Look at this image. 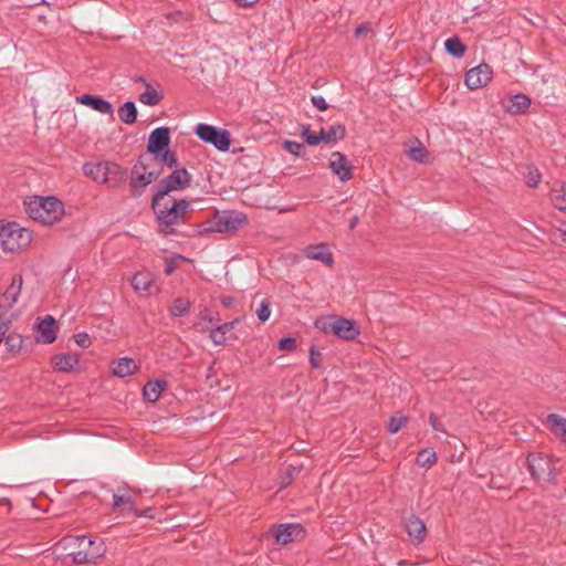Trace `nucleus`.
I'll list each match as a JSON object with an SVG mask.
<instances>
[{"label":"nucleus","instance_id":"39448f33","mask_svg":"<svg viewBox=\"0 0 566 566\" xmlns=\"http://www.w3.org/2000/svg\"><path fill=\"white\" fill-rule=\"evenodd\" d=\"M145 155H140L132 169L129 187L133 197H140L145 188L163 174L161 168L149 169L150 165Z\"/></svg>","mask_w":566,"mask_h":566},{"label":"nucleus","instance_id":"de8ad7c7","mask_svg":"<svg viewBox=\"0 0 566 566\" xmlns=\"http://www.w3.org/2000/svg\"><path fill=\"white\" fill-rule=\"evenodd\" d=\"M409 155L413 160L421 163L427 157L428 151L422 145H419L418 147L411 148Z\"/></svg>","mask_w":566,"mask_h":566},{"label":"nucleus","instance_id":"e433bc0d","mask_svg":"<svg viewBox=\"0 0 566 566\" xmlns=\"http://www.w3.org/2000/svg\"><path fill=\"white\" fill-rule=\"evenodd\" d=\"M302 137L310 146H317L321 142H324L322 130L316 135L311 130L310 125L302 126Z\"/></svg>","mask_w":566,"mask_h":566},{"label":"nucleus","instance_id":"e2e57ef3","mask_svg":"<svg viewBox=\"0 0 566 566\" xmlns=\"http://www.w3.org/2000/svg\"><path fill=\"white\" fill-rule=\"evenodd\" d=\"M231 303H232V300H231V298H223V300H222V304H223L226 307L230 306V305H231Z\"/></svg>","mask_w":566,"mask_h":566},{"label":"nucleus","instance_id":"7c9ffc66","mask_svg":"<svg viewBox=\"0 0 566 566\" xmlns=\"http://www.w3.org/2000/svg\"><path fill=\"white\" fill-rule=\"evenodd\" d=\"M547 423L549 424L552 431L562 436L563 440L566 438V418H563L557 413H549L547 416Z\"/></svg>","mask_w":566,"mask_h":566},{"label":"nucleus","instance_id":"4d7b16f0","mask_svg":"<svg viewBox=\"0 0 566 566\" xmlns=\"http://www.w3.org/2000/svg\"><path fill=\"white\" fill-rule=\"evenodd\" d=\"M240 321H241V318L237 317V318H234V319H233V321H231V322H227V323L220 324V325H219V327H220L222 331H224V333L227 334V333L231 332V331L234 328V326H235L238 323H240Z\"/></svg>","mask_w":566,"mask_h":566},{"label":"nucleus","instance_id":"a19ab883","mask_svg":"<svg viewBox=\"0 0 566 566\" xmlns=\"http://www.w3.org/2000/svg\"><path fill=\"white\" fill-rule=\"evenodd\" d=\"M156 160L161 161L164 165H166L169 168L177 167V165H178V159H177L176 154L169 148H166L159 155V158H157Z\"/></svg>","mask_w":566,"mask_h":566},{"label":"nucleus","instance_id":"aec40b11","mask_svg":"<svg viewBox=\"0 0 566 566\" xmlns=\"http://www.w3.org/2000/svg\"><path fill=\"white\" fill-rule=\"evenodd\" d=\"M406 531L408 535L417 543L423 542L427 535V528L423 521L416 515H411L407 520Z\"/></svg>","mask_w":566,"mask_h":566},{"label":"nucleus","instance_id":"a878e982","mask_svg":"<svg viewBox=\"0 0 566 566\" xmlns=\"http://www.w3.org/2000/svg\"><path fill=\"white\" fill-rule=\"evenodd\" d=\"M119 119L125 124H134L137 120V107L133 101L125 102L117 111Z\"/></svg>","mask_w":566,"mask_h":566},{"label":"nucleus","instance_id":"7ed1b4c3","mask_svg":"<svg viewBox=\"0 0 566 566\" xmlns=\"http://www.w3.org/2000/svg\"><path fill=\"white\" fill-rule=\"evenodd\" d=\"M24 205L28 216L42 224L52 226L64 216V205L54 196H35L30 201H25Z\"/></svg>","mask_w":566,"mask_h":566},{"label":"nucleus","instance_id":"c9c22d12","mask_svg":"<svg viewBox=\"0 0 566 566\" xmlns=\"http://www.w3.org/2000/svg\"><path fill=\"white\" fill-rule=\"evenodd\" d=\"M201 332H209V337L213 344H216V345L226 344V340H227L226 335L227 334L224 333V331H222L219 327V325H217L216 327L205 325L201 327Z\"/></svg>","mask_w":566,"mask_h":566},{"label":"nucleus","instance_id":"f3484780","mask_svg":"<svg viewBox=\"0 0 566 566\" xmlns=\"http://www.w3.org/2000/svg\"><path fill=\"white\" fill-rule=\"evenodd\" d=\"M76 102L78 104L91 107L92 109L106 115H113L114 107L113 105L98 95L92 94H83L76 97Z\"/></svg>","mask_w":566,"mask_h":566},{"label":"nucleus","instance_id":"09e8293b","mask_svg":"<svg viewBox=\"0 0 566 566\" xmlns=\"http://www.w3.org/2000/svg\"><path fill=\"white\" fill-rule=\"evenodd\" d=\"M296 348V340L294 337L287 336L283 337L279 342V349L280 350H287L292 352Z\"/></svg>","mask_w":566,"mask_h":566},{"label":"nucleus","instance_id":"dca6fc26","mask_svg":"<svg viewBox=\"0 0 566 566\" xmlns=\"http://www.w3.org/2000/svg\"><path fill=\"white\" fill-rule=\"evenodd\" d=\"M334 335L344 340H353L359 335V327L353 319L342 316L335 317Z\"/></svg>","mask_w":566,"mask_h":566},{"label":"nucleus","instance_id":"393cba45","mask_svg":"<svg viewBox=\"0 0 566 566\" xmlns=\"http://www.w3.org/2000/svg\"><path fill=\"white\" fill-rule=\"evenodd\" d=\"M22 276L14 275L11 284L7 287L3 293L4 300L8 302V306L11 307L17 301L22 289Z\"/></svg>","mask_w":566,"mask_h":566},{"label":"nucleus","instance_id":"8fccbe9b","mask_svg":"<svg viewBox=\"0 0 566 566\" xmlns=\"http://www.w3.org/2000/svg\"><path fill=\"white\" fill-rule=\"evenodd\" d=\"M74 340L82 348H87L92 344L90 335L85 332L75 334Z\"/></svg>","mask_w":566,"mask_h":566},{"label":"nucleus","instance_id":"6ab92c4d","mask_svg":"<svg viewBox=\"0 0 566 566\" xmlns=\"http://www.w3.org/2000/svg\"><path fill=\"white\" fill-rule=\"evenodd\" d=\"M132 286L137 293L145 292L150 295L157 287L154 284V275L150 272H137L132 277Z\"/></svg>","mask_w":566,"mask_h":566},{"label":"nucleus","instance_id":"c85d7f7f","mask_svg":"<svg viewBox=\"0 0 566 566\" xmlns=\"http://www.w3.org/2000/svg\"><path fill=\"white\" fill-rule=\"evenodd\" d=\"M325 143H336L346 136V128L342 124L331 126L328 129L322 128Z\"/></svg>","mask_w":566,"mask_h":566},{"label":"nucleus","instance_id":"37998d69","mask_svg":"<svg viewBox=\"0 0 566 566\" xmlns=\"http://www.w3.org/2000/svg\"><path fill=\"white\" fill-rule=\"evenodd\" d=\"M199 319H200L199 325H201V323L213 324V323H218L220 321L219 314L217 312L210 311L207 307L202 308L199 312Z\"/></svg>","mask_w":566,"mask_h":566},{"label":"nucleus","instance_id":"cd10ccee","mask_svg":"<svg viewBox=\"0 0 566 566\" xmlns=\"http://www.w3.org/2000/svg\"><path fill=\"white\" fill-rule=\"evenodd\" d=\"M83 172L86 177L96 182L103 184L104 160L98 163H86L83 166Z\"/></svg>","mask_w":566,"mask_h":566},{"label":"nucleus","instance_id":"9d476101","mask_svg":"<svg viewBox=\"0 0 566 566\" xmlns=\"http://www.w3.org/2000/svg\"><path fill=\"white\" fill-rule=\"evenodd\" d=\"M269 532L277 544L286 545L303 536L305 531L301 524L290 523L274 525Z\"/></svg>","mask_w":566,"mask_h":566},{"label":"nucleus","instance_id":"6e6d98bb","mask_svg":"<svg viewBox=\"0 0 566 566\" xmlns=\"http://www.w3.org/2000/svg\"><path fill=\"white\" fill-rule=\"evenodd\" d=\"M165 263L167 264V266H166V269L164 271L166 275L172 274L176 271L177 266H178L177 262H175L174 260L168 259V258H165Z\"/></svg>","mask_w":566,"mask_h":566},{"label":"nucleus","instance_id":"ea45409f","mask_svg":"<svg viewBox=\"0 0 566 566\" xmlns=\"http://www.w3.org/2000/svg\"><path fill=\"white\" fill-rule=\"evenodd\" d=\"M552 200L555 208L566 212V185L562 186L559 190L554 191Z\"/></svg>","mask_w":566,"mask_h":566},{"label":"nucleus","instance_id":"b1692460","mask_svg":"<svg viewBox=\"0 0 566 566\" xmlns=\"http://www.w3.org/2000/svg\"><path fill=\"white\" fill-rule=\"evenodd\" d=\"M52 363L57 371L69 373L78 364V357L75 354H59L52 358Z\"/></svg>","mask_w":566,"mask_h":566},{"label":"nucleus","instance_id":"13d9d810","mask_svg":"<svg viewBox=\"0 0 566 566\" xmlns=\"http://www.w3.org/2000/svg\"><path fill=\"white\" fill-rule=\"evenodd\" d=\"M539 181V174L537 170L535 171V175H533L532 171H530V178L527 180V185L531 187H536Z\"/></svg>","mask_w":566,"mask_h":566},{"label":"nucleus","instance_id":"052dcab7","mask_svg":"<svg viewBox=\"0 0 566 566\" xmlns=\"http://www.w3.org/2000/svg\"><path fill=\"white\" fill-rule=\"evenodd\" d=\"M359 222V218L358 216H354L350 220H349V229L353 230L356 228V226L358 224Z\"/></svg>","mask_w":566,"mask_h":566},{"label":"nucleus","instance_id":"2eb2a0df","mask_svg":"<svg viewBox=\"0 0 566 566\" xmlns=\"http://www.w3.org/2000/svg\"><path fill=\"white\" fill-rule=\"evenodd\" d=\"M38 336L36 342L42 344H52L56 339V321L53 316L46 315L43 318H38Z\"/></svg>","mask_w":566,"mask_h":566},{"label":"nucleus","instance_id":"ddd939ff","mask_svg":"<svg viewBox=\"0 0 566 566\" xmlns=\"http://www.w3.org/2000/svg\"><path fill=\"white\" fill-rule=\"evenodd\" d=\"M127 179V171L120 165L114 161L104 160L103 185L116 189Z\"/></svg>","mask_w":566,"mask_h":566},{"label":"nucleus","instance_id":"1a4fd4ad","mask_svg":"<svg viewBox=\"0 0 566 566\" xmlns=\"http://www.w3.org/2000/svg\"><path fill=\"white\" fill-rule=\"evenodd\" d=\"M218 233H235L242 226L248 223L245 213L238 210H217Z\"/></svg>","mask_w":566,"mask_h":566},{"label":"nucleus","instance_id":"2f4dec72","mask_svg":"<svg viewBox=\"0 0 566 566\" xmlns=\"http://www.w3.org/2000/svg\"><path fill=\"white\" fill-rule=\"evenodd\" d=\"M4 345L8 353L17 355L20 353L23 344V338L20 334L10 333L4 336Z\"/></svg>","mask_w":566,"mask_h":566},{"label":"nucleus","instance_id":"bf43d9fd","mask_svg":"<svg viewBox=\"0 0 566 566\" xmlns=\"http://www.w3.org/2000/svg\"><path fill=\"white\" fill-rule=\"evenodd\" d=\"M238 6L247 8L258 2V0H233Z\"/></svg>","mask_w":566,"mask_h":566},{"label":"nucleus","instance_id":"680f3d73","mask_svg":"<svg viewBox=\"0 0 566 566\" xmlns=\"http://www.w3.org/2000/svg\"><path fill=\"white\" fill-rule=\"evenodd\" d=\"M134 82L135 83H142L144 86H146V84H149L146 78L144 76H137L134 78Z\"/></svg>","mask_w":566,"mask_h":566},{"label":"nucleus","instance_id":"412c9836","mask_svg":"<svg viewBox=\"0 0 566 566\" xmlns=\"http://www.w3.org/2000/svg\"><path fill=\"white\" fill-rule=\"evenodd\" d=\"M167 381L164 379L149 380L143 388V396L146 401L156 402L161 392L166 389Z\"/></svg>","mask_w":566,"mask_h":566},{"label":"nucleus","instance_id":"473e14b6","mask_svg":"<svg viewBox=\"0 0 566 566\" xmlns=\"http://www.w3.org/2000/svg\"><path fill=\"white\" fill-rule=\"evenodd\" d=\"M190 311V302L182 297L174 300L172 305L169 308V313L172 317H182Z\"/></svg>","mask_w":566,"mask_h":566},{"label":"nucleus","instance_id":"c03bdc74","mask_svg":"<svg viewBox=\"0 0 566 566\" xmlns=\"http://www.w3.org/2000/svg\"><path fill=\"white\" fill-rule=\"evenodd\" d=\"M283 147L294 156L300 157L305 153V146L302 143L285 140Z\"/></svg>","mask_w":566,"mask_h":566},{"label":"nucleus","instance_id":"423d86ee","mask_svg":"<svg viewBox=\"0 0 566 566\" xmlns=\"http://www.w3.org/2000/svg\"><path fill=\"white\" fill-rule=\"evenodd\" d=\"M191 175L186 168H177L170 175L159 181L155 190V202L158 199H166L171 191L184 190L190 186Z\"/></svg>","mask_w":566,"mask_h":566},{"label":"nucleus","instance_id":"6e6552de","mask_svg":"<svg viewBox=\"0 0 566 566\" xmlns=\"http://www.w3.org/2000/svg\"><path fill=\"white\" fill-rule=\"evenodd\" d=\"M527 468L534 480L552 484L556 483L552 461L543 453H530L527 457Z\"/></svg>","mask_w":566,"mask_h":566},{"label":"nucleus","instance_id":"9b49d317","mask_svg":"<svg viewBox=\"0 0 566 566\" xmlns=\"http://www.w3.org/2000/svg\"><path fill=\"white\" fill-rule=\"evenodd\" d=\"M492 78V70L485 64L481 63L480 65L469 70L464 77V84L471 91L484 87Z\"/></svg>","mask_w":566,"mask_h":566},{"label":"nucleus","instance_id":"49530a36","mask_svg":"<svg viewBox=\"0 0 566 566\" xmlns=\"http://www.w3.org/2000/svg\"><path fill=\"white\" fill-rule=\"evenodd\" d=\"M270 305H271V302L268 298H264L261 302L259 308L256 310V315H258V318L260 319V322L264 323L269 319V317L271 315Z\"/></svg>","mask_w":566,"mask_h":566},{"label":"nucleus","instance_id":"a211bd4d","mask_svg":"<svg viewBox=\"0 0 566 566\" xmlns=\"http://www.w3.org/2000/svg\"><path fill=\"white\" fill-rule=\"evenodd\" d=\"M304 254L307 259L321 261L327 266L334 264V258L326 243L311 244L305 248Z\"/></svg>","mask_w":566,"mask_h":566},{"label":"nucleus","instance_id":"a18cd8bd","mask_svg":"<svg viewBox=\"0 0 566 566\" xmlns=\"http://www.w3.org/2000/svg\"><path fill=\"white\" fill-rule=\"evenodd\" d=\"M323 356L315 345L310 348V365L313 369L322 367Z\"/></svg>","mask_w":566,"mask_h":566},{"label":"nucleus","instance_id":"5fc2aeb1","mask_svg":"<svg viewBox=\"0 0 566 566\" xmlns=\"http://www.w3.org/2000/svg\"><path fill=\"white\" fill-rule=\"evenodd\" d=\"M429 422L436 431H439V432L446 431L443 424L438 420V418L436 417L434 413H431L429 416Z\"/></svg>","mask_w":566,"mask_h":566},{"label":"nucleus","instance_id":"72a5a7b5","mask_svg":"<svg viewBox=\"0 0 566 566\" xmlns=\"http://www.w3.org/2000/svg\"><path fill=\"white\" fill-rule=\"evenodd\" d=\"M335 317L336 315H322L315 319V327L319 329L324 334H333L335 328Z\"/></svg>","mask_w":566,"mask_h":566},{"label":"nucleus","instance_id":"4be33fe9","mask_svg":"<svg viewBox=\"0 0 566 566\" xmlns=\"http://www.w3.org/2000/svg\"><path fill=\"white\" fill-rule=\"evenodd\" d=\"M137 368L135 360L129 357H122L112 363V371L119 378L133 375Z\"/></svg>","mask_w":566,"mask_h":566},{"label":"nucleus","instance_id":"f03ea898","mask_svg":"<svg viewBox=\"0 0 566 566\" xmlns=\"http://www.w3.org/2000/svg\"><path fill=\"white\" fill-rule=\"evenodd\" d=\"M171 205L169 206L166 199H158L155 202V196L151 199V209L156 216V220L159 227L160 233L165 235L175 234L176 231L172 228L178 224L184 217L191 210L190 202L186 199H169Z\"/></svg>","mask_w":566,"mask_h":566},{"label":"nucleus","instance_id":"c756f323","mask_svg":"<svg viewBox=\"0 0 566 566\" xmlns=\"http://www.w3.org/2000/svg\"><path fill=\"white\" fill-rule=\"evenodd\" d=\"M444 49L448 54L454 57H461L465 53L467 46L458 36L449 38L444 43Z\"/></svg>","mask_w":566,"mask_h":566},{"label":"nucleus","instance_id":"f257e3e1","mask_svg":"<svg viewBox=\"0 0 566 566\" xmlns=\"http://www.w3.org/2000/svg\"><path fill=\"white\" fill-rule=\"evenodd\" d=\"M106 552L104 542L88 538L85 535L65 536L55 544L56 558L65 563L69 558L73 564L95 563Z\"/></svg>","mask_w":566,"mask_h":566},{"label":"nucleus","instance_id":"603ef678","mask_svg":"<svg viewBox=\"0 0 566 566\" xmlns=\"http://www.w3.org/2000/svg\"><path fill=\"white\" fill-rule=\"evenodd\" d=\"M371 31L370 23H361L355 29V35L357 38L365 36Z\"/></svg>","mask_w":566,"mask_h":566},{"label":"nucleus","instance_id":"bb28decb","mask_svg":"<svg viewBox=\"0 0 566 566\" xmlns=\"http://www.w3.org/2000/svg\"><path fill=\"white\" fill-rule=\"evenodd\" d=\"M163 99L164 94L155 90L150 84H146L145 92L139 95V102L148 106H156Z\"/></svg>","mask_w":566,"mask_h":566},{"label":"nucleus","instance_id":"f704fd0d","mask_svg":"<svg viewBox=\"0 0 566 566\" xmlns=\"http://www.w3.org/2000/svg\"><path fill=\"white\" fill-rule=\"evenodd\" d=\"M420 468H429L437 462V453L430 449H422L416 459Z\"/></svg>","mask_w":566,"mask_h":566},{"label":"nucleus","instance_id":"4468645a","mask_svg":"<svg viewBox=\"0 0 566 566\" xmlns=\"http://www.w3.org/2000/svg\"><path fill=\"white\" fill-rule=\"evenodd\" d=\"M329 168L340 181H348L353 178V166L347 157L340 151H334L332 154Z\"/></svg>","mask_w":566,"mask_h":566},{"label":"nucleus","instance_id":"338daca9","mask_svg":"<svg viewBox=\"0 0 566 566\" xmlns=\"http://www.w3.org/2000/svg\"><path fill=\"white\" fill-rule=\"evenodd\" d=\"M564 442H566V437L564 438Z\"/></svg>","mask_w":566,"mask_h":566},{"label":"nucleus","instance_id":"20e7f679","mask_svg":"<svg viewBox=\"0 0 566 566\" xmlns=\"http://www.w3.org/2000/svg\"><path fill=\"white\" fill-rule=\"evenodd\" d=\"M32 241L31 232L15 221L0 222V243L3 251L18 252Z\"/></svg>","mask_w":566,"mask_h":566},{"label":"nucleus","instance_id":"0e129e2a","mask_svg":"<svg viewBox=\"0 0 566 566\" xmlns=\"http://www.w3.org/2000/svg\"><path fill=\"white\" fill-rule=\"evenodd\" d=\"M562 240L566 244V228L562 231Z\"/></svg>","mask_w":566,"mask_h":566},{"label":"nucleus","instance_id":"58836bf2","mask_svg":"<svg viewBox=\"0 0 566 566\" xmlns=\"http://www.w3.org/2000/svg\"><path fill=\"white\" fill-rule=\"evenodd\" d=\"M408 418L403 415L392 416L389 421L387 429L390 433H397L401 428L406 426Z\"/></svg>","mask_w":566,"mask_h":566},{"label":"nucleus","instance_id":"69168bd1","mask_svg":"<svg viewBox=\"0 0 566 566\" xmlns=\"http://www.w3.org/2000/svg\"><path fill=\"white\" fill-rule=\"evenodd\" d=\"M28 483H20V484H17L18 486H23V485H27Z\"/></svg>","mask_w":566,"mask_h":566},{"label":"nucleus","instance_id":"79ce46f5","mask_svg":"<svg viewBox=\"0 0 566 566\" xmlns=\"http://www.w3.org/2000/svg\"><path fill=\"white\" fill-rule=\"evenodd\" d=\"M127 506V510H134V506L136 505L135 501L130 496L119 495V494H113V507L117 509L120 506Z\"/></svg>","mask_w":566,"mask_h":566},{"label":"nucleus","instance_id":"f8f14e48","mask_svg":"<svg viewBox=\"0 0 566 566\" xmlns=\"http://www.w3.org/2000/svg\"><path fill=\"white\" fill-rule=\"evenodd\" d=\"M170 143V129L168 127L155 128L148 138L147 151L154 155V159L168 148Z\"/></svg>","mask_w":566,"mask_h":566},{"label":"nucleus","instance_id":"864d4df0","mask_svg":"<svg viewBox=\"0 0 566 566\" xmlns=\"http://www.w3.org/2000/svg\"><path fill=\"white\" fill-rule=\"evenodd\" d=\"M151 511L153 510L150 507L138 510L135 506H134V510H130V512H133L136 517L154 518V515L151 514Z\"/></svg>","mask_w":566,"mask_h":566},{"label":"nucleus","instance_id":"5701e85b","mask_svg":"<svg viewBox=\"0 0 566 566\" xmlns=\"http://www.w3.org/2000/svg\"><path fill=\"white\" fill-rule=\"evenodd\" d=\"M531 106V98L523 93L512 95L506 111L512 115L524 114Z\"/></svg>","mask_w":566,"mask_h":566},{"label":"nucleus","instance_id":"3c124183","mask_svg":"<svg viewBox=\"0 0 566 566\" xmlns=\"http://www.w3.org/2000/svg\"><path fill=\"white\" fill-rule=\"evenodd\" d=\"M311 102L319 112H325L329 107L323 96H312Z\"/></svg>","mask_w":566,"mask_h":566},{"label":"nucleus","instance_id":"4c0bfd02","mask_svg":"<svg viewBox=\"0 0 566 566\" xmlns=\"http://www.w3.org/2000/svg\"><path fill=\"white\" fill-rule=\"evenodd\" d=\"M218 228V216L217 210L213 212L212 217L205 220L198 226V232L200 234L213 233L217 232Z\"/></svg>","mask_w":566,"mask_h":566},{"label":"nucleus","instance_id":"0eeeda50","mask_svg":"<svg viewBox=\"0 0 566 566\" xmlns=\"http://www.w3.org/2000/svg\"><path fill=\"white\" fill-rule=\"evenodd\" d=\"M199 139L211 144L220 151H227L231 145V135L227 129H221L208 124H198L195 129Z\"/></svg>","mask_w":566,"mask_h":566}]
</instances>
